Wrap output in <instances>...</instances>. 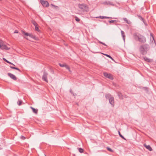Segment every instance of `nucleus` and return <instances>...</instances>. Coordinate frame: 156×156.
Wrapping results in <instances>:
<instances>
[{"label":"nucleus","mask_w":156,"mask_h":156,"mask_svg":"<svg viewBox=\"0 0 156 156\" xmlns=\"http://www.w3.org/2000/svg\"><path fill=\"white\" fill-rule=\"evenodd\" d=\"M78 149L79 152L81 153H83V152L84 150H83V149L81 148H78Z\"/></svg>","instance_id":"19"},{"label":"nucleus","mask_w":156,"mask_h":156,"mask_svg":"<svg viewBox=\"0 0 156 156\" xmlns=\"http://www.w3.org/2000/svg\"><path fill=\"white\" fill-rule=\"evenodd\" d=\"M10 67L12 69H16L17 70L19 71L20 72V70L19 68H17L14 67L13 66H10Z\"/></svg>","instance_id":"21"},{"label":"nucleus","mask_w":156,"mask_h":156,"mask_svg":"<svg viewBox=\"0 0 156 156\" xmlns=\"http://www.w3.org/2000/svg\"><path fill=\"white\" fill-rule=\"evenodd\" d=\"M0 48L2 50H8L10 49V47H8L6 45H5L3 44L1 46H0Z\"/></svg>","instance_id":"8"},{"label":"nucleus","mask_w":156,"mask_h":156,"mask_svg":"<svg viewBox=\"0 0 156 156\" xmlns=\"http://www.w3.org/2000/svg\"><path fill=\"white\" fill-rule=\"evenodd\" d=\"M133 37L135 40L140 43H144L146 41V37L136 32L133 33Z\"/></svg>","instance_id":"1"},{"label":"nucleus","mask_w":156,"mask_h":156,"mask_svg":"<svg viewBox=\"0 0 156 156\" xmlns=\"http://www.w3.org/2000/svg\"><path fill=\"white\" fill-rule=\"evenodd\" d=\"M78 7L83 12H88L89 10L88 6L84 4H79Z\"/></svg>","instance_id":"3"},{"label":"nucleus","mask_w":156,"mask_h":156,"mask_svg":"<svg viewBox=\"0 0 156 156\" xmlns=\"http://www.w3.org/2000/svg\"><path fill=\"white\" fill-rule=\"evenodd\" d=\"M150 41L151 42V43L153 44H154L155 45H156L155 41L154 39V38L153 35V34L152 33L150 34Z\"/></svg>","instance_id":"9"},{"label":"nucleus","mask_w":156,"mask_h":156,"mask_svg":"<svg viewBox=\"0 0 156 156\" xmlns=\"http://www.w3.org/2000/svg\"><path fill=\"white\" fill-rule=\"evenodd\" d=\"M102 44L104 45L105 46H107V45H106V44H105L104 43H103Z\"/></svg>","instance_id":"38"},{"label":"nucleus","mask_w":156,"mask_h":156,"mask_svg":"<svg viewBox=\"0 0 156 156\" xmlns=\"http://www.w3.org/2000/svg\"><path fill=\"white\" fill-rule=\"evenodd\" d=\"M30 108H31V109L32 110V111L34 113L36 114H37V112H38L37 109H35L34 108L32 107H31Z\"/></svg>","instance_id":"15"},{"label":"nucleus","mask_w":156,"mask_h":156,"mask_svg":"<svg viewBox=\"0 0 156 156\" xmlns=\"http://www.w3.org/2000/svg\"><path fill=\"white\" fill-rule=\"evenodd\" d=\"M150 48L149 44H144L140 46L139 51L141 54L145 55L147 54V52L149 50Z\"/></svg>","instance_id":"2"},{"label":"nucleus","mask_w":156,"mask_h":156,"mask_svg":"<svg viewBox=\"0 0 156 156\" xmlns=\"http://www.w3.org/2000/svg\"><path fill=\"white\" fill-rule=\"evenodd\" d=\"M96 18H100L101 19H108V18H110V17H107V16H98V17H95Z\"/></svg>","instance_id":"14"},{"label":"nucleus","mask_w":156,"mask_h":156,"mask_svg":"<svg viewBox=\"0 0 156 156\" xmlns=\"http://www.w3.org/2000/svg\"><path fill=\"white\" fill-rule=\"evenodd\" d=\"M40 2L41 4L44 7H48L49 5L48 2L47 1L41 0Z\"/></svg>","instance_id":"7"},{"label":"nucleus","mask_w":156,"mask_h":156,"mask_svg":"<svg viewBox=\"0 0 156 156\" xmlns=\"http://www.w3.org/2000/svg\"><path fill=\"white\" fill-rule=\"evenodd\" d=\"M139 17L141 19V20H144L143 18L141 16H139Z\"/></svg>","instance_id":"35"},{"label":"nucleus","mask_w":156,"mask_h":156,"mask_svg":"<svg viewBox=\"0 0 156 156\" xmlns=\"http://www.w3.org/2000/svg\"><path fill=\"white\" fill-rule=\"evenodd\" d=\"M22 101L19 100L17 102V104L19 105H20L22 104Z\"/></svg>","instance_id":"25"},{"label":"nucleus","mask_w":156,"mask_h":156,"mask_svg":"<svg viewBox=\"0 0 156 156\" xmlns=\"http://www.w3.org/2000/svg\"><path fill=\"white\" fill-rule=\"evenodd\" d=\"M51 5L52 6H53V7H55V8H58V6H56V5H53V4H51Z\"/></svg>","instance_id":"32"},{"label":"nucleus","mask_w":156,"mask_h":156,"mask_svg":"<svg viewBox=\"0 0 156 156\" xmlns=\"http://www.w3.org/2000/svg\"><path fill=\"white\" fill-rule=\"evenodd\" d=\"M99 43L101 44H102L103 43V42H101V41H99Z\"/></svg>","instance_id":"37"},{"label":"nucleus","mask_w":156,"mask_h":156,"mask_svg":"<svg viewBox=\"0 0 156 156\" xmlns=\"http://www.w3.org/2000/svg\"><path fill=\"white\" fill-rule=\"evenodd\" d=\"M75 20L77 22H79L80 19L77 16H75Z\"/></svg>","instance_id":"28"},{"label":"nucleus","mask_w":156,"mask_h":156,"mask_svg":"<svg viewBox=\"0 0 156 156\" xmlns=\"http://www.w3.org/2000/svg\"><path fill=\"white\" fill-rule=\"evenodd\" d=\"M103 55L107 56V57L109 58H111L112 59V58L110 55H107V54H103Z\"/></svg>","instance_id":"29"},{"label":"nucleus","mask_w":156,"mask_h":156,"mask_svg":"<svg viewBox=\"0 0 156 156\" xmlns=\"http://www.w3.org/2000/svg\"><path fill=\"white\" fill-rule=\"evenodd\" d=\"M70 91L71 93L72 94V90L71 89H70Z\"/></svg>","instance_id":"39"},{"label":"nucleus","mask_w":156,"mask_h":156,"mask_svg":"<svg viewBox=\"0 0 156 156\" xmlns=\"http://www.w3.org/2000/svg\"><path fill=\"white\" fill-rule=\"evenodd\" d=\"M48 75V73L46 72L45 70H44L43 72V74L42 76V79L43 81L47 83L48 82L47 79V76Z\"/></svg>","instance_id":"5"},{"label":"nucleus","mask_w":156,"mask_h":156,"mask_svg":"<svg viewBox=\"0 0 156 156\" xmlns=\"http://www.w3.org/2000/svg\"><path fill=\"white\" fill-rule=\"evenodd\" d=\"M21 138L23 140H24L26 139L25 137L23 136H21Z\"/></svg>","instance_id":"31"},{"label":"nucleus","mask_w":156,"mask_h":156,"mask_svg":"<svg viewBox=\"0 0 156 156\" xmlns=\"http://www.w3.org/2000/svg\"><path fill=\"white\" fill-rule=\"evenodd\" d=\"M32 23L35 26H38V24L36 23V22L35 21H32Z\"/></svg>","instance_id":"24"},{"label":"nucleus","mask_w":156,"mask_h":156,"mask_svg":"<svg viewBox=\"0 0 156 156\" xmlns=\"http://www.w3.org/2000/svg\"><path fill=\"white\" fill-rule=\"evenodd\" d=\"M18 33V31L17 30H15L14 32V33Z\"/></svg>","instance_id":"34"},{"label":"nucleus","mask_w":156,"mask_h":156,"mask_svg":"<svg viewBox=\"0 0 156 156\" xmlns=\"http://www.w3.org/2000/svg\"><path fill=\"white\" fill-rule=\"evenodd\" d=\"M103 74L104 76L106 78H108L111 80L113 79V76L110 73H108L107 72H104Z\"/></svg>","instance_id":"6"},{"label":"nucleus","mask_w":156,"mask_h":156,"mask_svg":"<svg viewBox=\"0 0 156 156\" xmlns=\"http://www.w3.org/2000/svg\"><path fill=\"white\" fill-rule=\"evenodd\" d=\"M118 133H119V136L122 138L123 139L125 140H126L125 138L122 136V135L121 133H120V131H118Z\"/></svg>","instance_id":"20"},{"label":"nucleus","mask_w":156,"mask_h":156,"mask_svg":"<svg viewBox=\"0 0 156 156\" xmlns=\"http://www.w3.org/2000/svg\"><path fill=\"white\" fill-rule=\"evenodd\" d=\"M105 96L107 99L109 100V102L112 105V106H114V99L111 95L109 94H106L105 95Z\"/></svg>","instance_id":"4"},{"label":"nucleus","mask_w":156,"mask_h":156,"mask_svg":"<svg viewBox=\"0 0 156 156\" xmlns=\"http://www.w3.org/2000/svg\"><path fill=\"white\" fill-rule=\"evenodd\" d=\"M38 26H35V30H36L37 31H40V30L38 28Z\"/></svg>","instance_id":"26"},{"label":"nucleus","mask_w":156,"mask_h":156,"mask_svg":"<svg viewBox=\"0 0 156 156\" xmlns=\"http://www.w3.org/2000/svg\"><path fill=\"white\" fill-rule=\"evenodd\" d=\"M3 60L5 61V62H6L8 63H9V64H12L13 66H15V65L13 64V63H12L11 62H10L9 61H8L5 58H3Z\"/></svg>","instance_id":"17"},{"label":"nucleus","mask_w":156,"mask_h":156,"mask_svg":"<svg viewBox=\"0 0 156 156\" xmlns=\"http://www.w3.org/2000/svg\"><path fill=\"white\" fill-rule=\"evenodd\" d=\"M22 32L23 34H24L25 35L27 36H30V34H29L28 33H26L24 31L22 30Z\"/></svg>","instance_id":"18"},{"label":"nucleus","mask_w":156,"mask_h":156,"mask_svg":"<svg viewBox=\"0 0 156 156\" xmlns=\"http://www.w3.org/2000/svg\"><path fill=\"white\" fill-rule=\"evenodd\" d=\"M144 59L145 61L148 62H150V59L149 58L146 57H144Z\"/></svg>","instance_id":"22"},{"label":"nucleus","mask_w":156,"mask_h":156,"mask_svg":"<svg viewBox=\"0 0 156 156\" xmlns=\"http://www.w3.org/2000/svg\"><path fill=\"white\" fill-rule=\"evenodd\" d=\"M8 75L11 79L14 80H17L16 76L10 73H8Z\"/></svg>","instance_id":"10"},{"label":"nucleus","mask_w":156,"mask_h":156,"mask_svg":"<svg viewBox=\"0 0 156 156\" xmlns=\"http://www.w3.org/2000/svg\"><path fill=\"white\" fill-rule=\"evenodd\" d=\"M123 19L125 22L128 24L130 25L131 24L132 22L129 20H128L126 18H123Z\"/></svg>","instance_id":"12"},{"label":"nucleus","mask_w":156,"mask_h":156,"mask_svg":"<svg viewBox=\"0 0 156 156\" xmlns=\"http://www.w3.org/2000/svg\"><path fill=\"white\" fill-rule=\"evenodd\" d=\"M107 149L109 151L112 152V149L110 148L109 147H107Z\"/></svg>","instance_id":"30"},{"label":"nucleus","mask_w":156,"mask_h":156,"mask_svg":"<svg viewBox=\"0 0 156 156\" xmlns=\"http://www.w3.org/2000/svg\"><path fill=\"white\" fill-rule=\"evenodd\" d=\"M121 35L122 36L123 39L124 40V41L125 42V37H126V36L125 35V33L122 30H121Z\"/></svg>","instance_id":"13"},{"label":"nucleus","mask_w":156,"mask_h":156,"mask_svg":"<svg viewBox=\"0 0 156 156\" xmlns=\"http://www.w3.org/2000/svg\"><path fill=\"white\" fill-rule=\"evenodd\" d=\"M118 96H119V98L121 99H122L123 98L122 95L121 93L118 92Z\"/></svg>","instance_id":"16"},{"label":"nucleus","mask_w":156,"mask_h":156,"mask_svg":"<svg viewBox=\"0 0 156 156\" xmlns=\"http://www.w3.org/2000/svg\"><path fill=\"white\" fill-rule=\"evenodd\" d=\"M144 146L147 149H148L149 151H152V149L151 147L149 145H147L145 144L144 145Z\"/></svg>","instance_id":"11"},{"label":"nucleus","mask_w":156,"mask_h":156,"mask_svg":"<svg viewBox=\"0 0 156 156\" xmlns=\"http://www.w3.org/2000/svg\"><path fill=\"white\" fill-rule=\"evenodd\" d=\"M66 64H61V63H59V65L61 67H65Z\"/></svg>","instance_id":"27"},{"label":"nucleus","mask_w":156,"mask_h":156,"mask_svg":"<svg viewBox=\"0 0 156 156\" xmlns=\"http://www.w3.org/2000/svg\"><path fill=\"white\" fill-rule=\"evenodd\" d=\"M65 67L67 69L69 70V71H70V68L69 66L66 64Z\"/></svg>","instance_id":"23"},{"label":"nucleus","mask_w":156,"mask_h":156,"mask_svg":"<svg viewBox=\"0 0 156 156\" xmlns=\"http://www.w3.org/2000/svg\"><path fill=\"white\" fill-rule=\"evenodd\" d=\"M116 21V20H111V21H109V23H113L114 22H115Z\"/></svg>","instance_id":"33"},{"label":"nucleus","mask_w":156,"mask_h":156,"mask_svg":"<svg viewBox=\"0 0 156 156\" xmlns=\"http://www.w3.org/2000/svg\"><path fill=\"white\" fill-rule=\"evenodd\" d=\"M139 17L141 19V20H144L143 18L141 16H139Z\"/></svg>","instance_id":"36"}]
</instances>
